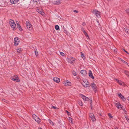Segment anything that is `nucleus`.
<instances>
[{
	"mask_svg": "<svg viewBox=\"0 0 129 129\" xmlns=\"http://www.w3.org/2000/svg\"><path fill=\"white\" fill-rule=\"evenodd\" d=\"M9 23L10 26L13 30L15 29L16 28V25L13 20L11 19L9 21Z\"/></svg>",
	"mask_w": 129,
	"mask_h": 129,
	"instance_id": "1",
	"label": "nucleus"
},
{
	"mask_svg": "<svg viewBox=\"0 0 129 129\" xmlns=\"http://www.w3.org/2000/svg\"><path fill=\"white\" fill-rule=\"evenodd\" d=\"M85 87H87L89 86V85L88 82L86 81H83L81 83Z\"/></svg>",
	"mask_w": 129,
	"mask_h": 129,
	"instance_id": "2",
	"label": "nucleus"
},
{
	"mask_svg": "<svg viewBox=\"0 0 129 129\" xmlns=\"http://www.w3.org/2000/svg\"><path fill=\"white\" fill-rule=\"evenodd\" d=\"M75 59L72 57H70L67 59V60L68 62L69 63H71V64L73 63V61L75 60Z\"/></svg>",
	"mask_w": 129,
	"mask_h": 129,
	"instance_id": "3",
	"label": "nucleus"
},
{
	"mask_svg": "<svg viewBox=\"0 0 129 129\" xmlns=\"http://www.w3.org/2000/svg\"><path fill=\"white\" fill-rule=\"evenodd\" d=\"M11 80L17 82H19L20 81V80L17 76L12 77H11Z\"/></svg>",
	"mask_w": 129,
	"mask_h": 129,
	"instance_id": "4",
	"label": "nucleus"
},
{
	"mask_svg": "<svg viewBox=\"0 0 129 129\" xmlns=\"http://www.w3.org/2000/svg\"><path fill=\"white\" fill-rule=\"evenodd\" d=\"M115 104L118 109H122L123 106L119 103H115Z\"/></svg>",
	"mask_w": 129,
	"mask_h": 129,
	"instance_id": "5",
	"label": "nucleus"
},
{
	"mask_svg": "<svg viewBox=\"0 0 129 129\" xmlns=\"http://www.w3.org/2000/svg\"><path fill=\"white\" fill-rule=\"evenodd\" d=\"M92 12L97 17L100 16V12L96 10H93Z\"/></svg>",
	"mask_w": 129,
	"mask_h": 129,
	"instance_id": "6",
	"label": "nucleus"
},
{
	"mask_svg": "<svg viewBox=\"0 0 129 129\" xmlns=\"http://www.w3.org/2000/svg\"><path fill=\"white\" fill-rule=\"evenodd\" d=\"M26 24L27 27L29 30H30L32 29V26L31 24L28 22H26Z\"/></svg>",
	"mask_w": 129,
	"mask_h": 129,
	"instance_id": "7",
	"label": "nucleus"
},
{
	"mask_svg": "<svg viewBox=\"0 0 129 129\" xmlns=\"http://www.w3.org/2000/svg\"><path fill=\"white\" fill-rule=\"evenodd\" d=\"M118 95L119 98L121 99L123 101H125V98L121 93H118Z\"/></svg>",
	"mask_w": 129,
	"mask_h": 129,
	"instance_id": "8",
	"label": "nucleus"
},
{
	"mask_svg": "<svg viewBox=\"0 0 129 129\" xmlns=\"http://www.w3.org/2000/svg\"><path fill=\"white\" fill-rule=\"evenodd\" d=\"M89 116L93 122H94L95 120V119L93 113H90L89 115Z\"/></svg>",
	"mask_w": 129,
	"mask_h": 129,
	"instance_id": "9",
	"label": "nucleus"
},
{
	"mask_svg": "<svg viewBox=\"0 0 129 129\" xmlns=\"http://www.w3.org/2000/svg\"><path fill=\"white\" fill-rule=\"evenodd\" d=\"M14 44L15 45H17L18 44L19 42V39L17 37L15 38L14 39Z\"/></svg>",
	"mask_w": 129,
	"mask_h": 129,
	"instance_id": "10",
	"label": "nucleus"
},
{
	"mask_svg": "<svg viewBox=\"0 0 129 129\" xmlns=\"http://www.w3.org/2000/svg\"><path fill=\"white\" fill-rule=\"evenodd\" d=\"M116 80L117 82L120 85L122 86H124V83L121 80H119L118 79H115Z\"/></svg>",
	"mask_w": 129,
	"mask_h": 129,
	"instance_id": "11",
	"label": "nucleus"
},
{
	"mask_svg": "<svg viewBox=\"0 0 129 129\" xmlns=\"http://www.w3.org/2000/svg\"><path fill=\"white\" fill-rule=\"evenodd\" d=\"M81 96L84 101H88L89 100V99L88 97L82 94L81 95Z\"/></svg>",
	"mask_w": 129,
	"mask_h": 129,
	"instance_id": "12",
	"label": "nucleus"
},
{
	"mask_svg": "<svg viewBox=\"0 0 129 129\" xmlns=\"http://www.w3.org/2000/svg\"><path fill=\"white\" fill-rule=\"evenodd\" d=\"M63 84L66 86H70L71 84V83L68 80H66V81H64Z\"/></svg>",
	"mask_w": 129,
	"mask_h": 129,
	"instance_id": "13",
	"label": "nucleus"
},
{
	"mask_svg": "<svg viewBox=\"0 0 129 129\" xmlns=\"http://www.w3.org/2000/svg\"><path fill=\"white\" fill-rule=\"evenodd\" d=\"M89 76L92 79L94 78V77L93 76L92 72L90 70H89L88 72Z\"/></svg>",
	"mask_w": 129,
	"mask_h": 129,
	"instance_id": "14",
	"label": "nucleus"
},
{
	"mask_svg": "<svg viewBox=\"0 0 129 129\" xmlns=\"http://www.w3.org/2000/svg\"><path fill=\"white\" fill-rule=\"evenodd\" d=\"M37 11L43 15H44V13L43 12V10L41 9H38Z\"/></svg>",
	"mask_w": 129,
	"mask_h": 129,
	"instance_id": "15",
	"label": "nucleus"
},
{
	"mask_svg": "<svg viewBox=\"0 0 129 129\" xmlns=\"http://www.w3.org/2000/svg\"><path fill=\"white\" fill-rule=\"evenodd\" d=\"M53 80L55 82L57 83H59L60 81V79L57 77H54Z\"/></svg>",
	"mask_w": 129,
	"mask_h": 129,
	"instance_id": "16",
	"label": "nucleus"
},
{
	"mask_svg": "<svg viewBox=\"0 0 129 129\" xmlns=\"http://www.w3.org/2000/svg\"><path fill=\"white\" fill-rule=\"evenodd\" d=\"M80 73L83 76H84L86 75L87 74V72L85 70H82L81 71Z\"/></svg>",
	"mask_w": 129,
	"mask_h": 129,
	"instance_id": "17",
	"label": "nucleus"
},
{
	"mask_svg": "<svg viewBox=\"0 0 129 129\" xmlns=\"http://www.w3.org/2000/svg\"><path fill=\"white\" fill-rule=\"evenodd\" d=\"M10 2L12 4L16 3L18 1V0H10Z\"/></svg>",
	"mask_w": 129,
	"mask_h": 129,
	"instance_id": "18",
	"label": "nucleus"
},
{
	"mask_svg": "<svg viewBox=\"0 0 129 129\" xmlns=\"http://www.w3.org/2000/svg\"><path fill=\"white\" fill-rule=\"evenodd\" d=\"M17 27L19 29V30L20 31H22V28H21L20 25H19L18 23H17Z\"/></svg>",
	"mask_w": 129,
	"mask_h": 129,
	"instance_id": "19",
	"label": "nucleus"
},
{
	"mask_svg": "<svg viewBox=\"0 0 129 129\" xmlns=\"http://www.w3.org/2000/svg\"><path fill=\"white\" fill-rule=\"evenodd\" d=\"M35 120L38 123H40V122L41 121V119L38 117Z\"/></svg>",
	"mask_w": 129,
	"mask_h": 129,
	"instance_id": "20",
	"label": "nucleus"
},
{
	"mask_svg": "<svg viewBox=\"0 0 129 129\" xmlns=\"http://www.w3.org/2000/svg\"><path fill=\"white\" fill-rule=\"evenodd\" d=\"M91 86L93 89H94L96 87V85L93 83H92L91 84Z\"/></svg>",
	"mask_w": 129,
	"mask_h": 129,
	"instance_id": "21",
	"label": "nucleus"
},
{
	"mask_svg": "<svg viewBox=\"0 0 129 129\" xmlns=\"http://www.w3.org/2000/svg\"><path fill=\"white\" fill-rule=\"evenodd\" d=\"M49 122L52 125H54V123L50 119L48 120Z\"/></svg>",
	"mask_w": 129,
	"mask_h": 129,
	"instance_id": "22",
	"label": "nucleus"
},
{
	"mask_svg": "<svg viewBox=\"0 0 129 129\" xmlns=\"http://www.w3.org/2000/svg\"><path fill=\"white\" fill-rule=\"evenodd\" d=\"M124 72L127 76L129 77V72H128L126 71H125Z\"/></svg>",
	"mask_w": 129,
	"mask_h": 129,
	"instance_id": "23",
	"label": "nucleus"
},
{
	"mask_svg": "<svg viewBox=\"0 0 129 129\" xmlns=\"http://www.w3.org/2000/svg\"><path fill=\"white\" fill-rule=\"evenodd\" d=\"M108 115L110 119H113V116H112L111 113H108Z\"/></svg>",
	"mask_w": 129,
	"mask_h": 129,
	"instance_id": "24",
	"label": "nucleus"
},
{
	"mask_svg": "<svg viewBox=\"0 0 129 129\" xmlns=\"http://www.w3.org/2000/svg\"><path fill=\"white\" fill-rule=\"evenodd\" d=\"M34 51L35 53V54L36 56H38V53L37 51V49H34Z\"/></svg>",
	"mask_w": 129,
	"mask_h": 129,
	"instance_id": "25",
	"label": "nucleus"
},
{
	"mask_svg": "<svg viewBox=\"0 0 129 129\" xmlns=\"http://www.w3.org/2000/svg\"><path fill=\"white\" fill-rule=\"evenodd\" d=\"M81 56L82 58H83V59H85V56L84 55V54L82 52L81 53Z\"/></svg>",
	"mask_w": 129,
	"mask_h": 129,
	"instance_id": "26",
	"label": "nucleus"
},
{
	"mask_svg": "<svg viewBox=\"0 0 129 129\" xmlns=\"http://www.w3.org/2000/svg\"><path fill=\"white\" fill-rule=\"evenodd\" d=\"M90 106L91 107V109H92V101L91 100L90 102Z\"/></svg>",
	"mask_w": 129,
	"mask_h": 129,
	"instance_id": "27",
	"label": "nucleus"
},
{
	"mask_svg": "<svg viewBox=\"0 0 129 129\" xmlns=\"http://www.w3.org/2000/svg\"><path fill=\"white\" fill-rule=\"evenodd\" d=\"M17 52L19 53L21 51V48H18L17 49Z\"/></svg>",
	"mask_w": 129,
	"mask_h": 129,
	"instance_id": "28",
	"label": "nucleus"
},
{
	"mask_svg": "<svg viewBox=\"0 0 129 129\" xmlns=\"http://www.w3.org/2000/svg\"><path fill=\"white\" fill-rule=\"evenodd\" d=\"M33 118L35 119V120L38 117L35 114L33 115Z\"/></svg>",
	"mask_w": 129,
	"mask_h": 129,
	"instance_id": "29",
	"label": "nucleus"
},
{
	"mask_svg": "<svg viewBox=\"0 0 129 129\" xmlns=\"http://www.w3.org/2000/svg\"><path fill=\"white\" fill-rule=\"evenodd\" d=\"M55 29L56 30H58L59 28V27L58 25H56L55 26Z\"/></svg>",
	"mask_w": 129,
	"mask_h": 129,
	"instance_id": "30",
	"label": "nucleus"
},
{
	"mask_svg": "<svg viewBox=\"0 0 129 129\" xmlns=\"http://www.w3.org/2000/svg\"><path fill=\"white\" fill-rule=\"evenodd\" d=\"M125 30L126 32L129 33V29L126 28H125Z\"/></svg>",
	"mask_w": 129,
	"mask_h": 129,
	"instance_id": "31",
	"label": "nucleus"
},
{
	"mask_svg": "<svg viewBox=\"0 0 129 129\" xmlns=\"http://www.w3.org/2000/svg\"><path fill=\"white\" fill-rule=\"evenodd\" d=\"M78 104L79 105L81 106H82L83 104L81 101H78Z\"/></svg>",
	"mask_w": 129,
	"mask_h": 129,
	"instance_id": "32",
	"label": "nucleus"
},
{
	"mask_svg": "<svg viewBox=\"0 0 129 129\" xmlns=\"http://www.w3.org/2000/svg\"><path fill=\"white\" fill-rule=\"evenodd\" d=\"M72 74L74 76H76V73L74 71H72Z\"/></svg>",
	"mask_w": 129,
	"mask_h": 129,
	"instance_id": "33",
	"label": "nucleus"
},
{
	"mask_svg": "<svg viewBox=\"0 0 129 129\" xmlns=\"http://www.w3.org/2000/svg\"><path fill=\"white\" fill-rule=\"evenodd\" d=\"M60 54L62 56H64L65 55L62 52H60Z\"/></svg>",
	"mask_w": 129,
	"mask_h": 129,
	"instance_id": "34",
	"label": "nucleus"
},
{
	"mask_svg": "<svg viewBox=\"0 0 129 129\" xmlns=\"http://www.w3.org/2000/svg\"><path fill=\"white\" fill-rule=\"evenodd\" d=\"M122 61L124 63H126L127 65L128 66V63L127 62H126L125 61L123 60H122Z\"/></svg>",
	"mask_w": 129,
	"mask_h": 129,
	"instance_id": "35",
	"label": "nucleus"
},
{
	"mask_svg": "<svg viewBox=\"0 0 129 129\" xmlns=\"http://www.w3.org/2000/svg\"><path fill=\"white\" fill-rule=\"evenodd\" d=\"M84 35L86 37H87L88 38H89V36L86 33H84Z\"/></svg>",
	"mask_w": 129,
	"mask_h": 129,
	"instance_id": "36",
	"label": "nucleus"
},
{
	"mask_svg": "<svg viewBox=\"0 0 129 129\" xmlns=\"http://www.w3.org/2000/svg\"><path fill=\"white\" fill-rule=\"evenodd\" d=\"M126 11L128 14L129 15V9L126 10Z\"/></svg>",
	"mask_w": 129,
	"mask_h": 129,
	"instance_id": "37",
	"label": "nucleus"
},
{
	"mask_svg": "<svg viewBox=\"0 0 129 129\" xmlns=\"http://www.w3.org/2000/svg\"><path fill=\"white\" fill-rule=\"evenodd\" d=\"M52 108H53L55 109H56L57 108L56 107L54 106H52Z\"/></svg>",
	"mask_w": 129,
	"mask_h": 129,
	"instance_id": "38",
	"label": "nucleus"
},
{
	"mask_svg": "<svg viewBox=\"0 0 129 129\" xmlns=\"http://www.w3.org/2000/svg\"><path fill=\"white\" fill-rule=\"evenodd\" d=\"M34 2L36 3L38 2L39 0H33Z\"/></svg>",
	"mask_w": 129,
	"mask_h": 129,
	"instance_id": "39",
	"label": "nucleus"
},
{
	"mask_svg": "<svg viewBox=\"0 0 129 129\" xmlns=\"http://www.w3.org/2000/svg\"><path fill=\"white\" fill-rule=\"evenodd\" d=\"M72 118L71 117H69V120L70 121H71V122H72Z\"/></svg>",
	"mask_w": 129,
	"mask_h": 129,
	"instance_id": "40",
	"label": "nucleus"
},
{
	"mask_svg": "<svg viewBox=\"0 0 129 129\" xmlns=\"http://www.w3.org/2000/svg\"><path fill=\"white\" fill-rule=\"evenodd\" d=\"M125 118H126V120L128 121V120H129V119L126 116H125Z\"/></svg>",
	"mask_w": 129,
	"mask_h": 129,
	"instance_id": "41",
	"label": "nucleus"
},
{
	"mask_svg": "<svg viewBox=\"0 0 129 129\" xmlns=\"http://www.w3.org/2000/svg\"><path fill=\"white\" fill-rule=\"evenodd\" d=\"M123 50L127 54H129V53L127 51H126L125 49H123Z\"/></svg>",
	"mask_w": 129,
	"mask_h": 129,
	"instance_id": "42",
	"label": "nucleus"
},
{
	"mask_svg": "<svg viewBox=\"0 0 129 129\" xmlns=\"http://www.w3.org/2000/svg\"><path fill=\"white\" fill-rule=\"evenodd\" d=\"M74 12L76 13H77L78 12V11L76 10H74Z\"/></svg>",
	"mask_w": 129,
	"mask_h": 129,
	"instance_id": "43",
	"label": "nucleus"
},
{
	"mask_svg": "<svg viewBox=\"0 0 129 129\" xmlns=\"http://www.w3.org/2000/svg\"><path fill=\"white\" fill-rule=\"evenodd\" d=\"M66 112L67 113V114H68V115L70 113L68 111H66Z\"/></svg>",
	"mask_w": 129,
	"mask_h": 129,
	"instance_id": "44",
	"label": "nucleus"
},
{
	"mask_svg": "<svg viewBox=\"0 0 129 129\" xmlns=\"http://www.w3.org/2000/svg\"><path fill=\"white\" fill-rule=\"evenodd\" d=\"M82 25H83V26H84V25H85V23L84 22H83L82 23Z\"/></svg>",
	"mask_w": 129,
	"mask_h": 129,
	"instance_id": "45",
	"label": "nucleus"
},
{
	"mask_svg": "<svg viewBox=\"0 0 129 129\" xmlns=\"http://www.w3.org/2000/svg\"><path fill=\"white\" fill-rule=\"evenodd\" d=\"M122 109V110H123V111H124H124H125V109H124V108H123V107Z\"/></svg>",
	"mask_w": 129,
	"mask_h": 129,
	"instance_id": "46",
	"label": "nucleus"
},
{
	"mask_svg": "<svg viewBox=\"0 0 129 129\" xmlns=\"http://www.w3.org/2000/svg\"><path fill=\"white\" fill-rule=\"evenodd\" d=\"M82 31L83 32V33H84V34L85 33H86V32H85V31L83 29V30H82Z\"/></svg>",
	"mask_w": 129,
	"mask_h": 129,
	"instance_id": "47",
	"label": "nucleus"
},
{
	"mask_svg": "<svg viewBox=\"0 0 129 129\" xmlns=\"http://www.w3.org/2000/svg\"><path fill=\"white\" fill-rule=\"evenodd\" d=\"M114 52L115 53H116L117 52V51L116 50H114Z\"/></svg>",
	"mask_w": 129,
	"mask_h": 129,
	"instance_id": "48",
	"label": "nucleus"
},
{
	"mask_svg": "<svg viewBox=\"0 0 129 129\" xmlns=\"http://www.w3.org/2000/svg\"><path fill=\"white\" fill-rule=\"evenodd\" d=\"M124 113H125L126 114L127 113V112L126 111H124Z\"/></svg>",
	"mask_w": 129,
	"mask_h": 129,
	"instance_id": "49",
	"label": "nucleus"
},
{
	"mask_svg": "<svg viewBox=\"0 0 129 129\" xmlns=\"http://www.w3.org/2000/svg\"><path fill=\"white\" fill-rule=\"evenodd\" d=\"M115 129H118L117 127L115 128Z\"/></svg>",
	"mask_w": 129,
	"mask_h": 129,
	"instance_id": "50",
	"label": "nucleus"
},
{
	"mask_svg": "<svg viewBox=\"0 0 129 129\" xmlns=\"http://www.w3.org/2000/svg\"><path fill=\"white\" fill-rule=\"evenodd\" d=\"M127 99L129 101V97H128V99Z\"/></svg>",
	"mask_w": 129,
	"mask_h": 129,
	"instance_id": "51",
	"label": "nucleus"
},
{
	"mask_svg": "<svg viewBox=\"0 0 129 129\" xmlns=\"http://www.w3.org/2000/svg\"><path fill=\"white\" fill-rule=\"evenodd\" d=\"M39 129H42L41 128H39Z\"/></svg>",
	"mask_w": 129,
	"mask_h": 129,
	"instance_id": "52",
	"label": "nucleus"
},
{
	"mask_svg": "<svg viewBox=\"0 0 129 129\" xmlns=\"http://www.w3.org/2000/svg\"><path fill=\"white\" fill-rule=\"evenodd\" d=\"M120 60L122 61V59L121 58H120Z\"/></svg>",
	"mask_w": 129,
	"mask_h": 129,
	"instance_id": "53",
	"label": "nucleus"
},
{
	"mask_svg": "<svg viewBox=\"0 0 129 129\" xmlns=\"http://www.w3.org/2000/svg\"><path fill=\"white\" fill-rule=\"evenodd\" d=\"M108 1H110L111 0H108Z\"/></svg>",
	"mask_w": 129,
	"mask_h": 129,
	"instance_id": "54",
	"label": "nucleus"
}]
</instances>
